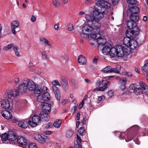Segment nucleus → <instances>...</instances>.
I'll use <instances>...</instances> for the list:
<instances>
[{"label": "nucleus", "mask_w": 148, "mask_h": 148, "mask_svg": "<svg viewBox=\"0 0 148 148\" xmlns=\"http://www.w3.org/2000/svg\"><path fill=\"white\" fill-rule=\"evenodd\" d=\"M85 16L86 21L88 23L91 22L92 24L91 25H85L82 27V33L80 35L82 37L84 38L85 37L84 35L88 36L91 32H99L101 27L100 23L97 22L94 16L86 14Z\"/></svg>", "instance_id": "1"}, {"label": "nucleus", "mask_w": 148, "mask_h": 148, "mask_svg": "<svg viewBox=\"0 0 148 148\" xmlns=\"http://www.w3.org/2000/svg\"><path fill=\"white\" fill-rule=\"evenodd\" d=\"M96 4L101 9L96 8L90 12L94 16L97 22H99L100 20L103 18L104 14L107 12V9L110 8V4L105 0H97Z\"/></svg>", "instance_id": "2"}, {"label": "nucleus", "mask_w": 148, "mask_h": 148, "mask_svg": "<svg viewBox=\"0 0 148 148\" xmlns=\"http://www.w3.org/2000/svg\"><path fill=\"white\" fill-rule=\"evenodd\" d=\"M122 50L121 46H116V47H113L111 48L109 46L105 47L102 49V51L104 55L109 54L111 57H114L116 56L118 57H122L123 55Z\"/></svg>", "instance_id": "3"}, {"label": "nucleus", "mask_w": 148, "mask_h": 148, "mask_svg": "<svg viewBox=\"0 0 148 148\" xmlns=\"http://www.w3.org/2000/svg\"><path fill=\"white\" fill-rule=\"evenodd\" d=\"M98 32H91V38L97 40V41L99 45H102L103 46L105 44L106 40L103 34H101V33Z\"/></svg>", "instance_id": "4"}, {"label": "nucleus", "mask_w": 148, "mask_h": 148, "mask_svg": "<svg viewBox=\"0 0 148 148\" xmlns=\"http://www.w3.org/2000/svg\"><path fill=\"white\" fill-rule=\"evenodd\" d=\"M131 38L127 37H125L123 40V42L124 45L123 46L118 45L117 46H120L121 47L122 51L123 52V56L125 55H128L130 53V49L128 45H130V42L131 40Z\"/></svg>", "instance_id": "5"}, {"label": "nucleus", "mask_w": 148, "mask_h": 148, "mask_svg": "<svg viewBox=\"0 0 148 148\" xmlns=\"http://www.w3.org/2000/svg\"><path fill=\"white\" fill-rule=\"evenodd\" d=\"M40 117L38 115H34L32 119V121H28L29 125L32 127H36L40 123Z\"/></svg>", "instance_id": "6"}, {"label": "nucleus", "mask_w": 148, "mask_h": 148, "mask_svg": "<svg viewBox=\"0 0 148 148\" xmlns=\"http://www.w3.org/2000/svg\"><path fill=\"white\" fill-rule=\"evenodd\" d=\"M50 98V96L49 93L46 91L43 93L42 95L39 96L37 98L38 101L44 103L45 101L49 100Z\"/></svg>", "instance_id": "7"}, {"label": "nucleus", "mask_w": 148, "mask_h": 148, "mask_svg": "<svg viewBox=\"0 0 148 148\" xmlns=\"http://www.w3.org/2000/svg\"><path fill=\"white\" fill-rule=\"evenodd\" d=\"M139 32V29L138 28L130 31H129L128 30H127L125 32L126 35L127 36L126 37L130 38L134 37L133 36H137Z\"/></svg>", "instance_id": "8"}, {"label": "nucleus", "mask_w": 148, "mask_h": 148, "mask_svg": "<svg viewBox=\"0 0 148 148\" xmlns=\"http://www.w3.org/2000/svg\"><path fill=\"white\" fill-rule=\"evenodd\" d=\"M19 93L18 89H12L10 91L8 90L6 93V95L9 99H10L12 96L16 97L18 96Z\"/></svg>", "instance_id": "9"}, {"label": "nucleus", "mask_w": 148, "mask_h": 148, "mask_svg": "<svg viewBox=\"0 0 148 148\" xmlns=\"http://www.w3.org/2000/svg\"><path fill=\"white\" fill-rule=\"evenodd\" d=\"M24 84L25 85L26 89L29 90H33L35 87V85L34 82L32 81H30L28 79L24 81Z\"/></svg>", "instance_id": "10"}, {"label": "nucleus", "mask_w": 148, "mask_h": 148, "mask_svg": "<svg viewBox=\"0 0 148 148\" xmlns=\"http://www.w3.org/2000/svg\"><path fill=\"white\" fill-rule=\"evenodd\" d=\"M139 12V7L134 6L131 7L127 10V14L128 15L130 14H138Z\"/></svg>", "instance_id": "11"}, {"label": "nucleus", "mask_w": 148, "mask_h": 148, "mask_svg": "<svg viewBox=\"0 0 148 148\" xmlns=\"http://www.w3.org/2000/svg\"><path fill=\"white\" fill-rule=\"evenodd\" d=\"M51 105L48 103H45L42 105V112L47 116V114L49 112L51 109Z\"/></svg>", "instance_id": "12"}, {"label": "nucleus", "mask_w": 148, "mask_h": 148, "mask_svg": "<svg viewBox=\"0 0 148 148\" xmlns=\"http://www.w3.org/2000/svg\"><path fill=\"white\" fill-rule=\"evenodd\" d=\"M19 25V23L18 21L14 20L11 22V27L12 28V32L14 34H16L15 29L18 27Z\"/></svg>", "instance_id": "13"}, {"label": "nucleus", "mask_w": 148, "mask_h": 148, "mask_svg": "<svg viewBox=\"0 0 148 148\" xmlns=\"http://www.w3.org/2000/svg\"><path fill=\"white\" fill-rule=\"evenodd\" d=\"M127 26L129 29H135L136 27V22L130 20L127 23Z\"/></svg>", "instance_id": "14"}, {"label": "nucleus", "mask_w": 148, "mask_h": 148, "mask_svg": "<svg viewBox=\"0 0 148 148\" xmlns=\"http://www.w3.org/2000/svg\"><path fill=\"white\" fill-rule=\"evenodd\" d=\"M2 116L5 119H9L12 118L11 112L7 110H5L1 112Z\"/></svg>", "instance_id": "15"}, {"label": "nucleus", "mask_w": 148, "mask_h": 148, "mask_svg": "<svg viewBox=\"0 0 148 148\" xmlns=\"http://www.w3.org/2000/svg\"><path fill=\"white\" fill-rule=\"evenodd\" d=\"M1 105L2 108L8 109L10 107V102L8 99H5L1 101Z\"/></svg>", "instance_id": "16"}, {"label": "nucleus", "mask_w": 148, "mask_h": 148, "mask_svg": "<svg viewBox=\"0 0 148 148\" xmlns=\"http://www.w3.org/2000/svg\"><path fill=\"white\" fill-rule=\"evenodd\" d=\"M43 91L41 87L40 86H35L34 88V95L36 96H38V97L40 95V94Z\"/></svg>", "instance_id": "17"}, {"label": "nucleus", "mask_w": 148, "mask_h": 148, "mask_svg": "<svg viewBox=\"0 0 148 148\" xmlns=\"http://www.w3.org/2000/svg\"><path fill=\"white\" fill-rule=\"evenodd\" d=\"M127 82V79L125 77H123L120 79L119 82L121 89L123 90L125 88Z\"/></svg>", "instance_id": "18"}, {"label": "nucleus", "mask_w": 148, "mask_h": 148, "mask_svg": "<svg viewBox=\"0 0 148 148\" xmlns=\"http://www.w3.org/2000/svg\"><path fill=\"white\" fill-rule=\"evenodd\" d=\"M15 123H16L18 122V125L20 127L23 128L25 129L28 127V125L27 121H18L17 120H15Z\"/></svg>", "instance_id": "19"}, {"label": "nucleus", "mask_w": 148, "mask_h": 148, "mask_svg": "<svg viewBox=\"0 0 148 148\" xmlns=\"http://www.w3.org/2000/svg\"><path fill=\"white\" fill-rule=\"evenodd\" d=\"M18 89L19 92L21 94L25 93L27 90L25 84H24V82L18 86Z\"/></svg>", "instance_id": "20"}, {"label": "nucleus", "mask_w": 148, "mask_h": 148, "mask_svg": "<svg viewBox=\"0 0 148 148\" xmlns=\"http://www.w3.org/2000/svg\"><path fill=\"white\" fill-rule=\"evenodd\" d=\"M77 60L79 63L81 65L85 64L86 63V59L82 55L79 56Z\"/></svg>", "instance_id": "21"}, {"label": "nucleus", "mask_w": 148, "mask_h": 148, "mask_svg": "<svg viewBox=\"0 0 148 148\" xmlns=\"http://www.w3.org/2000/svg\"><path fill=\"white\" fill-rule=\"evenodd\" d=\"M138 43L137 41L134 40L132 39L130 42V45H128V47L130 49L131 48L132 49H134L138 47Z\"/></svg>", "instance_id": "22"}, {"label": "nucleus", "mask_w": 148, "mask_h": 148, "mask_svg": "<svg viewBox=\"0 0 148 148\" xmlns=\"http://www.w3.org/2000/svg\"><path fill=\"white\" fill-rule=\"evenodd\" d=\"M49 140V138L47 136L41 135L38 142L41 144H44Z\"/></svg>", "instance_id": "23"}, {"label": "nucleus", "mask_w": 148, "mask_h": 148, "mask_svg": "<svg viewBox=\"0 0 148 148\" xmlns=\"http://www.w3.org/2000/svg\"><path fill=\"white\" fill-rule=\"evenodd\" d=\"M17 142L22 145H24L26 144V140L25 138L21 136H18L17 139Z\"/></svg>", "instance_id": "24"}, {"label": "nucleus", "mask_w": 148, "mask_h": 148, "mask_svg": "<svg viewBox=\"0 0 148 148\" xmlns=\"http://www.w3.org/2000/svg\"><path fill=\"white\" fill-rule=\"evenodd\" d=\"M8 140L10 141H14L16 139V136L14 132H10L8 133Z\"/></svg>", "instance_id": "25"}, {"label": "nucleus", "mask_w": 148, "mask_h": 148, "mask_svg": "<svg viewBox=\"0 0 148 148\" xmlns=\"http://www.w3.org/2000/svg\"><path fill=\"white\" fill-rule=\"evenodd\" d=\"M39 40L41 42L45 44V46L47 47L48 48H50L51 47V45L49 41L45 38L41 37L39 38Z\"/></svg>", "instance_id": "26"}, {"label": "nucleus", "mask_w": 148, "mask_h": 148, "mask_svg": "<svg viewBox=\"0 0 148 148\" xmlns=\"http://www.w3.org/2000/svg\"><path fill=\"white\" fill-rule=\"evenodd\" d=\"M130 20L133 21L137 22L138 21L139 18L138 14H130Z\"/></svg>", "instance_id": "27"}, {"label": "nucleus", "mask_w": 148, "mask_h": 148, "mask_svg": "<svg viewBox=\"0 0 148 148\" xmlns=\"http://www.w3.org/2000/svg\"><path fill=\"white\" fill-rule=\"evenodd\" d=\"M74 131L72 130H67L66 132L65 136L68 138L71 137L74 134Z\"/></svg>", "instance_id": "28"}, {"label": "nucleus", "mask_w": 148, "mask_h": 148, "mask_svg": "<svg viewBox=\"0 0 148 148\" xmlns=\"http://www.w3.org/2000/svg\"><path fill=\"white\" fill-rule=\"evenodd\" d=\"M86 130L83 127H81L78 130V134H77L82 136L86 133Z\"/></svg>", "instance_id": "29"}, {"label": "nucleus", "mask_w": 148, "mask_h": 148, "mask_svg": "<svg viewBox=\"0 0 148 148\" xmlns=\"http://www.w3.org/2000/svg\"><path fill=\"white\" fill-rule=\"evenodd\" d=\"M121 66L119 65L116 66L115 68H111V73L114 72L119 73L120 71Z\"/></svg>", "instance_id": "30"}, {"label": "nucleus", "mask_w": 148, "mask_h": 148, "mask_svg": "<svg viewBox=\"0 0 148 148\" xmlns=\"http://www.w3.org/2000/svg\"><path fill=\"white\" fill-rule=\"evenodd\" d=\"M143 89L141 88H136L133 92L136 95H140L143 93Z\"/></svg>", "instance_id": "31"}, {"label": "nucleus", "mask_w": 148, "mask_h": 148, "mask_svg": "<svg viewBox=\"0 0 148 148\" xmlns=\"http://www.w3.org/2000/svg\"><path fill=\"white\" fill-rule=\"evenodd\" d=\"M62 85L65 90L67 89L68 88V82L66 80H62L61 81Z\"/></svg>", "instance_id": "32"}, {"label": "nucleus", "mask_w": 148, "mask_h": 148, "mask_svg": "<svg viewBox=\"0 0 148 148\" xmlns=\"http://www.w3.org/2000/svg\"><path fill=\"white\" fill-rule=\"evenodd\" d=\"M62 121L60 120H57L54 123L53 125L56 128H59L61 125Z\"/></svg>", "instance_id": "33"}, {"label": "nucleus", "mask_w": 148, "mask_h": 148, "mask_svg": "<svg viewBox=\"0 0 148 148\" xmlns=\"http://www.w3.org/2000/svg\"><path fill=\"white\" fill-rule=\"evenodd\" d=\"M140 86L142 88L143 90L147 89L148 86L144 83L142 82H140L139 83Z\"/></svg>", "instance_id": "34"}, {"label": "nucleus", "mask_w": 148, "mask_h": 148, "mask_svg": "<svg viewBox=\"0 0 148 148\" xmlns=\"http://www.w3.org/2000/svg\"><path fill=\"white\" fill-rule=\"evenodd\" d=\"M111 68L110 66H108L104 68L102 71L104 73H111Z\"/></svg>", "instance_id": "35"}, {"label": "nucleus", "mask_w": 148, "mask_h": 148, "mask_svg": "<svg viewBox=\"0 0 148 148\" xmlns=\"http://www.w3.org/2000/svg\"><path fill=\"white\" fill-rule=\"evenodd\" d=\"M8 134H7L6 133L2 134L1 136L2 140L3 141H5L7 140H8Z\"/></svg>", "instance_id": "36"}, {"label": "nucleus", "mask_w": 148, "mask_h": 148, "mask_svg": "<svg viewBox=\"0 0 148 148\" xmlns=\"http://www.w3.org/2000/svg\"><path fill=\"white\" fill-rule=\"evenodd\" d=\"M14 47V45L12 44H11L8 45L7 46H5L4 47L3 49V51H7L10 49H11L12 47Z\"/></svg>", "instance_id": "37"}, {"label": "nucleus", "mask_w": 148, "mask_h": 148, "mask_svg": "<svg viewBox=\"0 0 148 148\" xmlns=\"http://www.w3.org/2000/svg\"><path fill=\"white\" fill-rule=\"evenodd\" d=\"M142 70L146 72H148V62L145 64L142 67Z\"/></svg>", "instance_id": "38"}, {"label": "nucleus", "mask_w": 148, "mask_h": 148, "mask_svg": "<svg viewBox=\"0 0 148 148\" xmlns=\"http://www.w3.org/2000/svg\"><path fill=\"white\" fill-rule=\"evenodd\" d=\"M137 85L135 84H130L129 87L130 90H133V91L136 88Z\"/></svg>", "instance_id": "39"}, {"label": "nucleus", "mask_w": 148, "mask_h": 148, "mask_svg": "<svg viewBox=\"0 0 148 148\" xmlns=\"http://www.w3.org/2000/svg\"><path fill=\"white\" fill-rule=\"evenodd\" d=\"M52 83L53 86H61V84L59 83V82L57 80H53L52 82Z\"/></svg>", "instance_id": "40"}, {"label": "nucleus", "mask_w": 148, "mask_h": 148, "mask_svg": "<svg viewBox=\"0 0 148 148\" xmlns=\"http://www.w3.org/2000/svg\"><path fill=\"white\" fill-rule=\"evenodd\" d=\"M68 30L69 31H72L73 29V25L71 23H69L67 25Z\"/></svg>", "instance_id": "41"}, {"label": "nucleus", "mask_w": 148, "mask_h": 148, "mask_svg": "<svg viewBox=\"0 0 148 148\" xmlns=\"http://www.w3.org/2000/svg\"><path fill=\"white\" fill-rule=\"evenodd\" d=\"M127 2L132 5H134L136 4L137 1L136 0H126Z\"/></svg>", "instance_id": "42"}, {"label": "nucleus", "mask_w": 148, "mask_h": 148, "mask_svg": "<svg viewBox=\"0 0 148 148\" xmlns=\"http://www.w3.org/2000/svg\"><path fill=\"white\" fill-rule=\"evenodd\" d=\"M52 88L54 93L60 92L59 90L58 89V87L56 86H53L52 87Z\"/></svg>", "instance_id": "43"}, {"label": "nucleus", "mask_w": 148, "mask_h": 148, "mask_svg": "<svg viewBox=\"0 0 148 148\" xmlns=\"http://www.w3.org/2000/svg\"><path fill=\"white\" fill-rule=\"evenodd\" d=\"M114 91L112 90H109L108 92V97H111L114 95Z\"/></svg>", "instance_id": "44"}, {"label": "nucleus", "mask_w": 148, "mask_h": 148, "mask_svg": "<svg viewBox=\"0 0 148 148\" xmlns=\"http://www.w3.org/2000/svg\"><path fill=\"white\" fill-rule=\"evenodd\" d=\"M105 99V97L103 95H102L98 97L97 101L98 103H99L103 100Z\"/></svg>", "instance_id": "45"}, {"label": "nucleus", "mask_w": 148, "mask_h": 148, "mask_svg": "<svg viewBox=\"0 0 148 148\" xmlns=\"http://www.w3.org/2000/svg\"><path fill=\"white\" fill-rule=\"evenodd\" d=\"M41 134H35L33 136V137L34 139L37 141L38 142L40 139Z\"/></svg>", "instance_id": "46"}, {"label": "nucleus", "mask_w": 148, "mask_h": 148, "mask_svg": "<svg viewBox=\"0 0 148 148\" xmlns=\"http://www.w3.org/2000/svg\"><path fill=\"white\" fill-rule=\"evenodd\" d=\"M29 148H38L37 145L35 143H31L29 145Z\"/></svg>", "instance_id": "47"}, {"label": "nucleus", "mask_w": 148, "mask_h": 148, "mask_svg": "<svg viewBox=\"0 0 148 148\" xmlns=\"http://www.w3.org/2000/svg\"><path fill=\"white\" fill-rule=\"evenodd\" d=\"M107 86H105L104 85L103 86L100 87L98 88H97V91H103L106 89Z\"/></svg>", "instance_id": "48"}, {"label": "nucleus", "mask_w": 148, "mask_h": 148, "mask_svg": "<svg viewBox=\"0 0 148 148\" xmlns=\"http://www.w3.org/2000/svg\"><path fill=\"white\" fill-rule=\"evenodd\" d=\"M55 97L58 100H60V92H58L55 93Z\"/></svg>", "instance_id": "49"}, {"label": "nucleus", "mask_w": 148, "mask_h": 148, "mask_svg": "<svg viewBox=\"0 0 148 148\" xmlns=\"http://www.w3.org/2000/svg\"><path fill=\"white\" fill-rule=\"evenodd\" d=\"M42 55V58L44 60H45L47 58V55L46 53L44 51H42L41 52Z\"/></svg>", "instance_id": "50"}, {"label": "nucleus", "mask_w": 148, "mask_h": 148, "mask_svg": "<svg viewBox=\"0 0 148 148\" xmlns=\"http://www.w3.org/2000/svg\"><path fill=\"white\" fill-rule=\"evenodd\" d=\"M77 139L76 140V143H81L82 140L81 138L80 137V135H79L77 134Z\"/></svg>", "instance_id": "51"}, {"label": "nucleus", "mask_w": 148, "mask_h": 148, "mask_svg": "<svg viewBox=\"0 0 148 148\" xmlns=\"http://www.w3.org/2000/svg\"><path fill=\"white\" fill-rule=\"evenodd\" d=\"M53 3L54 5L56 7H58L59 5V3L56 0H53Z\"/></svg>", "instance_id": "52"}, {"label": "nucleus", "mask_w": 148, "mask_h": 148, "mask_svg": "<svg viewBox=\"0 0 148 148\" xmlns=\"http://www.w3.org/2000/svg\"><path fill=\"white\" fill-rule=\"evenodd\" d=\"M74 147L75 148H82V145L79 143L75 144Z\"/></svg>", "instance_id": "53"}, {"label": "nucleus", "mask_w": 148, "mask_h": 148, "mask_svg": "<svg viewBox=\"0 0 148 148\" xmlns=\"http://www.w3.org/2000/svg\"><path fill=\"white\" fill-rule=\"evenodd\" d=\"M14 81L16 84H18L19 82V79L18 77H15L14 79Z\"/></svg>", "instance_id": "54"}, {"label": "nucleus", "mask_w": 148, "mask_h": 148, "mask_svg": "<svg viewBox=\"0 0 148 148\" xmlns=\"http://www.w3.org/2000/svg\"><path fill=\"white\" fill-rule=\"evenodd\" d=\"M86 122V119L84 118L82 120H81V123L82 124V125H83L85 124Z\"/></svg>", "instance_id": "55"}, {"label": "nucleus", "mask_w": 148, "mask_h": 148, "mask_svg": "<svg viewBox=\"0 0 148 148\" xmlns=\"http://www.w3.org/2000/svg\"><path fill=\"white\" fill-rule=\"evenodd\" d=\"M101 84V80H97V81L96 83V86H97V87L99 86Z\"/></svg>", "instance_id": "56"}, {"label": "nucleus", "mask_w": 148, "mask_h": 148, "mask_svg": "<svg viewBox=\"0 0 148 148\" xmlns=\"http://www.w3.org/2000/svg\"><path fill=\"white\" fill-rule=\"evenodd\" d=\"M119 1V0H112V3L115 5L117 4Z\"/></svg>", "instance_id": "57"}, {"label": "nucleus", "mask_w": 148, "mask_h": 148, "mask_svg": "<svg viewBox=\"0 0 148 148\" xmlns=\"http://www.w3.org/2000/svg\"><path fill=\"white\" fill-rule=\"evenodd\" d=\"M68 102V100L67 99H63L61 101V103L62 105H65L66 103Z\"/></svg>", "instance_id": "58"}, {"label": "nucleus", "mask_w": 148, "mask_h": 148, "mask_svg": "<svg viewBox=\"0 0 148 148\" xmlns=\"http://www.w3.org/2000/svg\"><path fill=\"white\" fill-rule=\"evenodd\" d=\"M92 1L91 0H86L85 2V3L86 5H88L92 3Z\"/></svg>", "instance_id": "59"}, {"label": "nucleus", "mask_w": 148, "mask_h": 148, "mask_svg": "<svg viewBox=\"0 0 148 148\" xmlns=\"http://www.w3.org/2000/svg\"><path fill=\"white\" fill-rule=\"evenodd\" d=\"M18 47L17 46H15L13 48V49L15 53L16 51H18Z\"/></svg>", "instance_id": "60"}, {"label": "nucleus", "mask_w": 148, "mask_h": 148, "mask_svg": "<svg viewBox=\"0 0 148 148\" xmlns=\"http://www.w3.org/2000/svg\"><path fill=\"white\" fill-rule=\"evenodd\" d=\"M53 124L52 123H49L46 126L47 128H51Z\"/></svg>", "instance_id": "61"}, {"label": "nucleus", "mask_w": 148, "mask_h": 148, "mask_svg": "<svg viewBox=\"0 0 148 148\" xmlns=\"http://www.w3.org/2000/svg\"><path fill=\"white\" fill-rule=\"evenodd\" d=\"M84 104V100H83L81 102L80 104H79L78 108L79 109H81L82 108Z\"/></svg>", "instance_id": "62"}, {"label": "nucleus", "mask_w": 148, "mask_h": 148, "mask_svg": "<svg viewBox=\"0 0 148 148\" xmlns=\"http://www.w3.org/2000/svg\"><path fill=\"white\" fill-rule=\"evenodd\" d=\"M125 76H126L128 77H130L132 76V74L131 73L128 72Z\"/></svg>", "instance_id": "63"}, {"label": "nucleus", "mask_w": 148, "mask_h": 148, "mask_svg": "<svg viewBox=\"0 0 148 148\" xmlns=\"http://www.w3.org/2000/svg\"><path fill=\"white\" fill-rule=\"evenodd\" d=\"M125 133L124 132H122V133H120V136L121 137L123 138H124L125 136Z\"/></svg>", "instance_id": "64"}]
</instances>
